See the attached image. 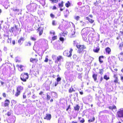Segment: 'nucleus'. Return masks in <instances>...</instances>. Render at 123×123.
<instances>
[{
	"instance_id": "1",
	"label": "nucleus",
	"mask_w": 123,
	"mask_h": 123,
	"mask_svg": "<svg viewBox=\"0 0 123 123\" xmlns=\"http://www.w3.org/2000/svg\"><path fill=\"white\" fill-rule=\"evenodd\" d=\"M37 6V4L33 3H30L27 5L26 7L29 11L33 12L36 10Z\"/></svg>"
},
{
	"instance_id": "2",
	"label": "nucleus",
	"mask_w": 123,
	"mask_h": 123,
	"mask_svg": "<svg viewBox=\"0 0 123 123\" xmlns=\"http://www.w3.org/2000/svg\"><path fill=\"white\" fill-rule=\"evenodd\" d=\"M74 45L75 46L76 45V46L78 49L77 52L78 53H80L82 52L83 51V50L85 48L84 45H81L79 44H75L74 41Z\"/></svg>"
},
{
	"instance_id": "3",
	"label": "nucleus",
	"mask_w": 123,
	"mask_h": 123,
	"mask_svg": "<svg viewBox=\"0 0 123 123\" xmlns=\"http://www.w3.org/2000/svg\"><path fill=\"white\" fill-rule=\"evenodd\" d=\"M28 74L24 73L21 74L20 76V79L23 81L25 82L26 81V80L28 79Z\"/></svg>"
},
{
	"instance_id": "4",
	"label": "nucleus",
	"mask_w": 123,
	"mask_h": 123,
	"mask_svg": "<svg viewBox=\"0 0 123 123\" xmlns=\"http://www.w3.org/2000/svg\"><path fill=\"white\" fill-rule=\"evenodd\" d=\"M73 51V49L71 48L70 50L69 51H68V50H65L63 52V54L65 56L70 57L72 55V53Z\"/></svg>"
},
{
	"instance_id": "5",
	"label": "nucleus",
	"mask_w": 123,
	"mask_h": 123,
	"mask_svg": "<svg viewBox=\"0 0 123 123\" xmlns=\"http://www.w3.org/2000/svg\"><path fill=\"white\" fill-rule=\"evenodd\" d=\"M23 90L22 86H18L17 88V92L15 94L16 96L17 97L20 94V93Z\"/></svg>"
},
{
	"instance_id": "6",
	"label": "nucleus",
	"mask_w": 123,
	"mask_h": 123,
	"mask_svg": "<svg viewBox=\"0 0 123 123\" xmlns=\"http://www.w3.org/2000/svg\"><path fill=\"white\" fill-rule=\"evenodd\" d=\"M118 117L123 118V108H122L118 110L117 112Z\"/></svg>"
},
{
	"instance_id": "7",
	"label": "nucleus",
	"mask_w": 123,
	"mask_h": 123,
	"mask_svg": "<svg viewBox=\"0 0 123 123\" xmlns=\"http://www.w3.org/2000/svg\"><path fill=\"white\" fill-rule=\"evenodd\" d=\"M88 28L86 27L83 28L81 31V34H86L87 35L89 33L90 30Z\"/></svg>"
},
{
	"instance_id": "8",
	"label": "nucleus",
	"mask_w": 123,
	"mask_h": 123,
	"mask_svg": "<svg viewBox=\"0 0 123 123\" xmlns=\"http://www.w3.org/2000/svg\"><path fill=\"white\" fill-rule=\"evenodd\" d=\"M63 58L61 56H59L57 57V59L55 60V63H58V62H60L63 61Z\"/></svg>"
},
{
	"instance_id": "9",
	"label": "nucleus",
	"mask_w": 123,
	"mask_h": 123,
	"mask_svg": "<svg viewBox=\"0 0 123 123\" xmlns=\"http://www.w3.org/2000/svg\"><path fill=\"white\" fill-rule=\"evenodd\" d=\"M118 57L119 60L123 61V52H121L118 55Z\"/></svg>"
},
{
	"instance_id": "10",
	"label": "nucleus",
	"mask_w": 123,
	"mask_h": 123,
	"mask_svg": "<svg viewBox=\"0 0 123 123\" xmlns=\"http://www.w3.org/2000/svg\"><path fill=\"white\" fill-rule=\"evenodd\" d=\"M43 27H39L38 29V31H39V35H41L43 32Z\"/></svg>"
},
{
	"instance_id": "11",
	"label": "nucleus",
	"mask_w": 123,
	"mask_h": 123,
	"mask_svg": "<svg viewBox=\"0 0 123 123\" xmlns=\"http://www.w3.org/2000/svg\"><path fill=\"white\" fill-rule=\"evenodd\" d=\"M51 117V115L49 114H46V116L44 118L45 119H46L47 120H50Z\"/></svg>"
},
{
	"instance_id": "12",
	"label": "nucleus",
	"mask_w": 123,
	"mask_h": 123,
	"mask_svg": "<svg viewBox=\"0 0 123 123\" xmlns=\"http://www.w3.org/2000/svg\"><path fill=\"white\" fill-rule=\"evenodd\" d=\"M69 12L67 9H66L64 12V16L65 17L67 18L69 14Z\"/></svg>"
},
{
	"instance_id": "13",
	"label": "nucleus",
	"mask_w": 123,
	"mask_h": 123,
	"mask_svg": "<svg viewBox=\"0 0 123 123\" xmlns=\"http://www.w3.org/2000/svg\"><path fill=\"white\" fill-rule=\"evenodd\" d=\"M117 44L118 45V47L119 49L120 50H122V48L123 47V42H122L121 43H117Z\"/></svg>"
},
{
	"instance_id": "14",
	"label": "nucleus",
	"mask_w": 123,
	"mask_h": 123,
	"mask_svg": "<svg viewBox=\"0 0 123 123\" xmlns=\"http://www.w3.org/2000/svg\"><path fill=\"white\" fill-rule=\"evenodd\" d=\"M24 37H21L20 39L18 41V43H19L20 45L22 44V43L23 41H24Z\"/></svg>"
},
{
	"instance_id": "15",
	"label": "nucleus",
	"mask_w": 123,
	"mask_h": 123,
	"mask_svg": "<svg viewBox=\"0 0 123 123\" xmlns=\"http://www.w3.org/2000/svg\"><path fill=\"white\" fill-rule=\"evenodd\" d=\"M10 102L9 100L7 99H6L5 101L4 105L5 107L8 106Z\"/></svg>"
},
{
	"instance_id": "16",
	"label": "nucleus",
	"mask_w": 123,
	"mask_h": 123,
	"mask_svg": "<svg viewBox=\"0 0 123 123\" xmlns=\"http://www.w3.org/2000/svg\"><path fill=\"white\" fill-rule=\"evenodd\" d=\"M104 59V56H100L99 57V60L100 64L103 63V59Z\"/></svg>"
},
{
	"instance_id": "17",
	"label": "nucleus",
	"mask_w": 123,
	"mask_h": 123,
	"mask_svg": "<svg viewBox=\"0 0 123 123\" xmlns=\"http://www.w3.org/2000/svg\"><path fill=\"white\" fill-rule=\"evenodd\" d=\"M81 35L82 36V37L83 40L85 41H87V35H86V34H81Z\"/></svg>"
},
{
	"instance_id": "18",
	"label": "nucleus",
	"mask_w": 123,
	"mask_h": 123,
	"mask_svg": "<svg viewBox=\"0 0 123 123\" xmlns=\"http://www.w3.org/2000/svg\"><path fill=\"white\" fill-rule=\"evenodd\" d=\"M10 123H14L15 121V117L12 116L11 118H10Z\"/></svg>"
},
{
	"instance_id": "19",
	"label": "nucleus",
	"mask_w": 123,
	"mask_h": 123,
	"mask_svg": "<svg viewBox=\"0 0 123 123\" xmlns=\"http://www.w3.org/2000/svg\"><path fill=\"white\" fill-rule=\"evenodd\" d=\"M24 68V67L22 65H18V69L20 71H22Z\"/></svg>"
},
{
	"instance_id": "20",
	"label": "nucleus",
	"mask_w": 123,
	"mask_h": 123,
	"mask_svg": "<svg viewBox=\"0 0 123 123\" xmlns=\"http://www.w3.org/2000/svg\"><path fill=\"white\" fill-rule=\"evenodd\" d=\"M113 77L115 79L114 81V82L116 83H118V79L117 77V75L115 74H114Z\"/></svg>"
},
{
	"instance_id": "21",
	"label": "nucleus",
	"mask_w": 123,
	"mask_h": 123,
	"mask_svg": "<svg viewBox=\"0 0 123 123\" xmlns=\"http://www.w3.org/2000/svg\"><path fill=\"white\" fill-rule=\"evenodd\" d=\"M80 108V107L78 105H76V106L74 107V109L75 111H78Z\"/></svg>"
},
{
	"instance_id": "22",
	"label": "nucleus",
	"mask_w": 123,
	"mask_h": 123,
	"mask_svg": "<svg viewBox=\"0 0 123 123\" xmlns=\"http://www.w3.org/2000/svg\"><path fill=\"white\" fill-rule=\"evenodd\" d=\"M86 97L87 99L88 103L92 101V97L91 96H88Z\"/></svg>"
},
{
	"instance_id": "23",
	"label": "nucleus",
	"mask_w": 123,
	"mask_h": 123,
	"mask_svg": "<svg viewBox=\"0 0 123 123\" xmlns=\"http://www.w3.org/2000/svg\"><path fill=\"white\" fill-rule=\"evenodd\" d=\"M82 100L83 102L86 104H88V102L86 97H84L82 98Z\"/></svg>"
},
{
	"instance_id": "24",
	"label": "nucleus",
	"mask_w": 123,
	"mask_h": 123,
	"mask_svg": "<svg viewBox=\"0 0 123 123\" xmlns=\"http://www.w3.org/2000/svg\"><path fill=\"white\" fill-rule=\"evenodd\" d=\"M97 74L94 73L92 75V77L94 81H96L97 80Z\"/></svg>"
},
{
	"instance_id": "25",
	"label": "nucleus",
	"mask_w": 123,
	"mask_h": 123,
	"mask_svg": "<svg viewBox=\"0 0 123 123\" xmlns=\"http://www.w3.org/2000/svg\"><path fill=\"white\" fill-rule=\"evenodd\" d=\"M111 51V49L108 47H107L105 49V51L107 53L109 54H110Z\"/></svg>"
},
{
	"instance_id": "26",
	"label": "nucleus",
	"mask_w": 123,
	"mask_h": 123,
	"mask_svg": "<svg viewBox=\"0 0 123 123\" xmlns=\"http://www.w3.org/2000/svg\"><path fill=\"white\" fill-rule=\"evenodd\" d=\"M54 48L58 50L60 49V47L59 46H58V45L56 43L54 44Z\"/></svg>"
},
{
	"instance_id": "27",
	"label": "nucleus",
	"mask_w": 123,
	"mask_h": 123,
	"mask_svg": "<svg viewBox=\"0 0 123 123\" xmlns=\"http://www.w3.org/2000/svg\"><path fill=\"white\" fill-rule=\"evenodd\" d=\"M109 108L110 109H111L112 110H114L116 111V107L115 105H113L112 106H110L109 107Z\"/></svg>"
},
{
	"instance_id": "28",
	"label": "nucleus",
	"mask_w": 123,
	"mask_h": 123,
	"mask_svg": "<svg viewBox=\"0 0 123 123\" xmlns=\"http://www.w3.org/2000/svg\"><path fill=\"white\" fill-rule=\"evenodd\" d=\"M99 49V47L98 46L97 47H94L93 49L94 52H98Z\"/></svg>"
},
{
	"instance_id": "29",
	"label": "nucleus",
	"mask_w": 123,
	"mask_h": 123,
	"mask_svg": "<svg viewBox=\"0 0 123 123\" xmlns=\"http://www.w3.org/2000/svg\"><path fill=\"white\" fill-rule=\"evenodd\" d=\"M36 38L37 37L36 35H34L31 37V39L33 41H36Z\"/></svg>"
},
{
	"instance_id": "30",
	"label": "nucleus",
	"mask_w": 123,
	"mask_h": 123,
	"mask_svg": "<svg viewBox=\"0 0 123 123\" xmlns=\"http://www.w3.org/2000/svg\"><path fill=\"white\" fill-rule=\"evenodd\" d=\"M86 19L88 20L89 22L91 23H92L94 22V21L92 19H90L88 17H86Z\"/></svg>"
},
{
	"instance_id": "31",
	"label": "nucleus",
	"mask_w": 123,
	"mask_h": 123,
	"mask_svg": "<svg viewBox=\"0 0 123 123\" xmlns=\"http://www.w3.org/2000/svg\"><path fill=\"white\" fill-rule=\"evenodd\" d=\"M80 122L81 123H83L85 122L84 119L82 118L79 117L78 118Z\"/></svg>"
},
{
	"instance_id": "32",
	"label": "nucleus",
	"mask_w": 123,
	"mask_h": 123,
	"mask_svg": "<svg viewBox=\"0 0 123 123\" xmlns=\"http://www.w3.org/2000/svg\"><path fill=\"white\" fill-rule=\"evenodd\" d=\"M95 120V118L94 117H91V118L88 120L89 122H93Z\"/></svg>"
},
{
	"instance_id": "33",
	"label": "nucleus",
	"mask_w": 123,
	"mask_h": 123,
	"mask_svg": "<svg viewBox=\"0 0 123 123\" xmlns=\"http://www.w3.org/2000/svg\"><path fill=\"white\" fill-rule=\"evenodd\" d=\"M82 73H79L78 74V78L79 79H80L81 80H82L81 79L82 77Z\"/></svg>"
},
{
	"instance_id": "34",
	"label": "nucleus",
	"mask_w": 123,
	"mask_h": 123,
	"mask_svg": "<svg viewBox=\"0 0 123 123\" xmlns=\"http://www.w3.org/2000/svg\"><path fill=\"white\" fill-rule=\"evenodd\" d=\"M65 74L67 76H68L70 74V73L69 71L68 70H67L65 72Z\"/></svg>"
},
{
	"instance_id": "35",
	"label": "nucleus",
	"mask_w": 123,
	"mask_h": 123,
	"mask_svg": "<svg viewBox=\"0 0 123 123\" xmlns=\"http://www.w3.org/2000/svg\"><path fill=\"white\" fill-rule=\"evenodd\" d=\"M71 5V3L69 1H67L65 4V6L67 7H68Z\"/></svg>"
},
{
	"instance_id": "36",
	"label": "nucleus",
	"mask_w": 123,
	"mask_h": 123,
	"mask_svg": "<svg viewBox=\"0 0 123 123\" xmlns=\"http://www.w3.org/2000/svg\"><path fill=\"white\" fill-rule=\"evenodd\" d=\"M51 94L54 96L56 98L57 97V93L55 92H51Z\"/></svg>"
},
{
	"instance_id": "37",
	"label": "nucleus",
	"mask_w": 123,
	"mask_h": 123,
	"mask_svg": "<svg viewBox=\"0 0 123 123\" xmlns=\"http://www.w3.org/2000/svg\"><path fill=\"white\" fill-rule=\"evenodd\" d=\"M76 66L77 67H78V68H77V71H80V72H81L82 71V68H80L79 67V65H76Z\"/></svg>"
},
{
	"instance_id": "38",
	"label": "nucleus",
	"mask_w": 123,
	"mask_h": 123,
	"mask_svg": "<svg viewBox=\"0 0 123 123\" xmlns=\"http://www.w3.org/2000/svg\"><path fill=\"white\" fill-rule=\"evenodd\" d=\"M58 5L60 8H61L63 6V2L62 1L61 3H59L58 4Z\"/></svg>"
},
{
	"instance_id": "39",
	"label": "nucleus",
	"mask_w": 123,
	"mask_h": 123,
	"mask_svg": "<svg viewBox=\"0 0 123 123\" xmlns=\"http://www.w3.org/2000/svg\"><path fill=\"white\" fill-rule=\"evenodd\" d=\"M80 22L81 23V25L83 26H86V23L84 22H83L82 21H80Z\"/></svg>"
},
{
	"instance_id": "40",
	"label": "nucleus",
	"mask_w": 123,
	"mask_h": 123,
	"mask_svg": "<svg viewBox=\"0 0 123 123\" xmlns=\"http://www.w3.org/2000/svg\"><path fill=\"white\" fill-rule=\"evenodd\" d=\"M104 78L106 80H108L110 78L109 77H108L106 75H105L104 76Z\"/></svg>"
},
{
	"instance_id": "41",
	"label": "nucleus",
	"mask_w": 123,
	"mask_h": 123,
	"mask_svg": "<svg viewBox=\"0 0 123 123\" xmlns=\"http://www.w3.org/2000/svg\"><path fill=\"white\" fill-rule=\"evenodd\" d=\"M99 73L102 75L103 74V72L104 71V70L102 69H99Z\"/></svg>"
},
{
	"instance_id": "42",
	"label": "nucleus",
	"mask_w": 123,
	"mask_h": 123,
	"mask_svg": "<svg viewBox=\"0 0 123 123\" xmlns=\"http://www.w3.org/2000/svg\"><path fill=\"white\" fill-rule=\"evenodd\" d=\"M13 11L15 12H16L17 13V14H19V13H17L18 12H19V9H13Z\"/></svg>"
},
{
	"instance_id": "43",
	"label": "nucleus",
	"mask_w": 123,
	"mask_h": 123,
	"mask_svg": "<svg viewBox=\"0 0 123 123\" xmlns=\"http://www.w3.org/2000/svg\"><path fill=\"white\" fill-rule=\"evenodd\" d=\"M73 91H75L74 89L72 87L70 88L69 90V92L70 93H71Z\"/></svg>"
},
{
	"instance_id": "44",
	"label": "nucleus",
	"mask_w": 123,
	"mask_h": 123,
	"mask_svg": "<svg viewBox=\"0 0 123 123\" xmlns=\"http://www.w3.org/2000/svg\"><path fill=\"white\" fill-rule=\"evenodd\" d=\"M46 96L47 99L48 100H49L50 99V96L47 93Z\"/></svg>"
},
{
	"instance_id": "45",
	"label": "nucleus",
	"mask_w": 123,
	"mask_h": 123,
	"mask_svg": "<svg viewBox=\"0 0 123 123\" xmlns=\"http://www.w3.org/2000/svg\"><path fill=\"white\" fill-rule=\"evenodd\" d=\"M36 60L35 59H33L32 58H31L30 59V62L32 63H33L34 61Z\"/></svg>"
},
{
	"instance_id": "46",
	"label": "nucleus",
	"mask_w": 123,
	"mask_h": 123,
	"mask_svg": "<svg viewBox=\"0 0 123 123\" xmlns=\"http://www.w3.org/2000/svg\"><path fill=\"white\" fill-rule=\"evenodd\" d=\"M16 101L13 100H12L11 101V103L12 104V105L13 104H16Z\"/></svg>"
},
{
	"instance_id": "47",
	"label": "nucleus",
	"mask_w": 123,
	"mask_h": 123,
	"mask_svg": "<svg viewBox=\"0 0 123 123\" xmlns=\"http://www.w3.org/2000/svg\"><path fill=\"white\" fill-rule=\"evenodd\" d=\"M48 56L47 55L45 57V60L44 61L45 62H48Z\"/></svg>"
},
{
	"instance_id": "48",
	"label": "nucleus",
	"mask_w": 123,
	"mask_h": 123,
	"mask_svg": "<svg viewBox=\"0 0 123 123\" xmlns=\"http://www.w3.org/2000/svg\"><path fill=\"white\" fill-rule=\"evenodd\" d=\"M80 17L79 16H75L74 17L75 19L77 21H78L80 19Z\"/></svg>"
},
{
	"instance_id": "49",
	"label": "nucleus",
	"mask_w": 123,
	"mask_h": 123,
	"mask_svg": "<svg viewBox=\"0 0 123 123\" xmlns=\"http://www.w3.org/2000/svg\"><path fill=\"white\" fill-rule=\"evenodd\" d=\"M31 45V43L30 42H29L28 43H26V46H30Z\"/></svg>"
},
{
	"instance_id": "50",
	"label": "nucleus",
	"mask_w": 123,
	"mask_h": 123,
	"mask_svg": "<svg viewBox=\"0 0 123 123\" xmlns=\"http://www.w3.org/2000/svg\"><path fill=\"white\" fill-rule=\"evenodd\" d=\"M108 62L110 63H111V58L110 57H109L108 59Z\"/></svg>"
},
{
	"instance_id": "51",
	"label": "nucleus",
	"mask_w": 123,
	"mask_h": 123,
	"mask_svg": "<svg viewBox=\"0 0 123 123\" xmlns=\"http://www.w3.org/2000/svg\"><path fill=\"white\" fill-rule=\"evenodd\" d=\"M52 25H56V23L55 20H53L52 22Z\"/></svg>"
},
{
	"instance_id": "52",
	"label": "nucleus",
	"mask_w": 123,
	"mask_h": 123,
	"mask_svg": "<svg viewBox=\"0 0 123 123\" xmlns=\"http://www.w3.org/2000/svg\"><path fill=\"white\" fill-rule=\"evenodd\" d=\"M61 80V78L60 77H58L57 79V81L59 82Z\"/></svg>"
},
{
	"instance_id": "53",
	"label": "nucleus",
	"mask_w": 123,
	"mask_h": 123,
	"mask_svg": "<svg viewBox=\"0 0 123 123\" xmlns=\"http://www.w3.org/2000/svg\"><path fill=\"white\" fill-rule=\"evenodd\" d=\"M57 38V36H55L52 37V39L53 40H54L56 39Z\"/></svg>"
},
{
	"instance_id": "54",
	"label": "nucleus",
	"mask_w": 123,
	"mask_h": 123,
	"mask_svg": "<svg viewBox=\"0 0 123 123\" xmlns=\"http://www.w3.org/2000/svg\"><path fill=\"white\" fill-rule=\"evenodd\" d=\"M50 34H53V35H54L55 34V32L53 31H50Z\"/></svg>"
},
{
	"instance_id": "55",
	"label": "nucleus",
	"mask_w": 123,
	"mask_h": 123,
	"mask_svg": "<svg viewBox=\"0 0 123 123\" xmlns=\"http://www.w3.org/2000/svg\"><path fill=\"white\" fill-rule=\"evenodd\" d=\"M59 39L61 41L63 42L64 41V38L62 37H60Z\"/></svg>"
},
{
	"instance_id": "56",
	"label": "nucleus",
	"mask_w": 123,
	"mask_h": 123,
	"mask_svg": "<svg viewBox=\"0 0 123 123\" xmlns=\"http://www.w3.org/2000/svg\"><path fill=\"white\" fill-rule=\"evenodd\" d=\"M61 70V68L59 67V65L57 66V69L56 70L58 72H59V71Z\"/></svg>"
},
{
	"instance_id": "57",
	"label": "nucleus",
	"mask_w": 123,
	"mask_h": 123,
	"mask_svg": "<svg viewBox=\"0 0 123 123\" xmlns=\"http://www.w3.org/2000/svg\"><path fill=\"white\" fill-rule=\"evenodd\" d=\"M77 56L75 55H73V57L74 59L75 60L77 57Z\"/></svg>"
},
{
	"instance_id": "58",
	"label": "nucleus",
	"mask_w": 123,
	"mask_h": 123,
	"mask_svg": "<svg viewBox=\"0 0 123 123\" xmlns=\"http://www.w3.org/2000/svg\"><path fill=\"white\" fill-rule=\"evenodd\" d=\"M12 39L11 38H8V43H11Z\"/></svg>"
},
{
	"instance_id": "59",
	"label": "nucleus",
	"mask_w": 123,
	"mask_h": 123,
	"mask_svg": "<svg viewBox=\"0 0 123 123\" xmlns=\"http://www.w3.org/2000/svg\"><path fill=\"white\" fill-rule=\"evenodd\" d=\"M25 93H24L23 94V99H25L26 98V95L25 94Z\"/></svg>"
},
{
	"instance_id": "60",
	"label": "nucleus",
	"mask_w": 123,
	"mask_h": 123,
	"mask_svg": "<svg viewBox=\"0 0 123 123\" xmlns=\"http://www.w3.org/2000/svg\"><path fill=\"white\" fill-rule=\"evenodd\" d=\"M50 17L52 18H53L55 17L54 15L52 13H51L50 14Z\"/></svg>"
},
{
	"instance_id": "61",
	"label": "nucleus",
	"mask_w": 123,
	"mask_h": 123,
	"mask_svg": "<svg viewBox=\"0 0 123 123\" xmlns=\"http://www.w3.org/2000/svg\"><path fill=\"white\" fill-rule=\"evenodd\" d=\"M56 56L54 55H52V57L53 59H55L56 58Z\"/></svg>"
},
{
	"instance_id": "62",
	"label": "nucleus",
	"mask_w": 123,
	"mask_h": 123,
	"mask_svg": "<svg viewBox=\"0 0 123 123\" xmlns=\"http://www.w3.org/2000/svg\"><path fill=\"white\" fill-rule=\"evenodd\" d=\"M37 97L35 94H33L32 96V98L33 99H35Z\"/></svg>"
},
{
	"instance_id": "63",
	"label": "nucleus",
	"mask_w": 123,
	"mask_h": 123,
	"mask_svg": "<svg viewBox=\"0 0 123 123\" xmlns=\"http://www.w3.org/2000/svg\"><path fill=\"white\" fill-rule=\"evenodd\" d=\"M63 33H64L63 35V36H64V37H65V36H66L67 33V32H63Z\"/></svg>"
},
{
	"instance_id": "64",
	"label": "nucleus",
	"mask_w": 123,
	"mask_h": 123,
	"mask_svg": "<svg viewBox=\"0 0 123 123\" xmlns=\"http://www.w3.org/2000/svg\"><path fill=\"white\" fill-rule=\"evenodd\" d=\"M7 114L8 116H10L11 114V113L10 112H8L7 113Z\"/></svg>"
}]
</instances>
